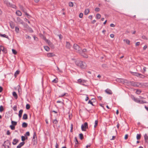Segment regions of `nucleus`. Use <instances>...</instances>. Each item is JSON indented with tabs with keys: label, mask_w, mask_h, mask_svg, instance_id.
<instances>
[{
	"label": "nucleus",
	"mask_w": 148,
	"mask_h": 148,
	"mask_svg": "<svg viewBox=\"0 0 148 148\" xmlns=\"http://www.w3.org/2000/svg\"><path fill=\"white\" fill-rule=\"evenodd\" d=\"M75 63L77 66L80 67L81 69H85L87 67L86 64L85 62L80 60L76 61Z\"/></svg>",
	"instance_id": "obj_1"
},
{
	"label": "nucleus",
	"mask_w": 148,
	"mask_h": 148,
	"mask_svg": "<svg viewBox=\"0 0 148 148\" xmlns=\"http://www.w3.org/2000/svg\"><path fill=\"white\" fill-rule=\"evenodd\" d=\"M87 52V50L86 49H84L82 50H80V53H79L82 56L84 57L87 58H88V56L86 54V53Z\"/></svg>",
	"instance_id": "obj_2"
},
{
	"label": "nucleus",
	"mask_w": 148,
	"mask_h": 148,
	"mask_svg": "<svg viewBox=\"0 0 148 148\" xmlns=\"http://www.w3.org/2000/svg\"><path fill=\"white\" fill-rule=\"evenodd\" d=\"M130 73L132 74L133 75L136 76L138 77H139L140 78H143L145 77V76L137 72H133L131 71Z\"/></svg>",
	"instance_id": "obj_3"
},
{
	"label": "nucleus",
	"mask_w": 148,
	"mask_h": 148,
	"mask_svg": "<svg viewBox=\"0 0 148 148\" xmlns=\"http://www.w3.org/2000/svg\"><path fill=\"white\" fill-rule=\"evenodd\" d=\"M74 49L75 50L76 52L79 53L80 52V47L77 44H75L73 45ZM80 53H81L80 52Z\"/></svg>",
	"instance_id": "obj_4"
},
{
	"label": "nucleus",
	"mask_w": 148,
	"mask_h": 148,
	"mask_svg": "<svg viewBox=\"0 0 148 148\" xmlns=\"http://www.w3.org/2000/svg\"><path fill=\"white\" fill-rule=\"evenodd\" d=\"M10 144V142L8 140H7L4 142L3 146L5 148H9Z\"/></svg>",
	"instance_id": "obj_5"
},
{
	"label": "nucleus",
	"mask_w": 148,
	"mask_h": 148,
	"mask_svg": "<svg viewBox=\"0 0 148 148\" xmlns=\"http://www.w3.org/2000/svg\"><path fill=\"white\" fill-rule=\"evenodd\" d=\"M88 128V123L87 122H85L84 124H82L81 126L82 130L83 131H86V129Z\"/></svg>",
	"instance_id": "obj_6"
},
{
	"label": "nucleus",
	"mask_w": 148,
	"mask_h": 148,
	"mask_svg": "<svg viewBox=\"0 0 148 148\" xmlns=\"http://www.w3.org/2000/svg\"><path fill=\"white\" fill-rule=\"evenodd\" d=\"M86 81L85 80L82 79H79L77 80V83L85 85L84 84L86 83Z\"/></svg>",
	"instance_id": "obj_7"
},
{
	"label": "nucleus",
	"mask_w": 148,
	"mask_h": 148,
	"mask_svg": "<svg viewBox=\"0 0 148 148\" xmlns=\"http://www.w3.org/2000/svg\"><path fill=\"white\" fill-rule=\"evenodd\" d=\"M46 42L48 44L49 46L52 49H54L55 47L54 45L49 40H47Z\"/></svg>",
	"instance_id": "obj_8"
},
{
	"label": "nucleus",
	"mask_w": 148,
	"mask_h": 148,
	"mask_svg": "<svg viewBox=\"0 0 148 148\" xmlns=\"http://www.w3.org/2000/svg\"><path fill=\"white\" fill-rule=\"evenodd\" d=\"M131 84L134 86H139L140 85V84L139 83L132 82H131Z\"/></svg>",
	"instance_id": "obj_9"
},
{
	"label": "nucleus",
	"mask_w": 148,
	"mask_h": 148,
	"mask_svg": "<svg viewBox=\"0 0 148 148\" xmlns=\"http://www.w3.org/2000/svg\"><path fill=\"white\" fill-rule=\"evenodd\" d=\"M0 51H2L3 52L6 53L7 52V50L6 49H5L4 47L2 46H0Z\"/></svg>",
	"instance_id": "obj_10"
},
{
	"label": "nucleus",
	"mask_w": 148,
	"mask_h": 148,
	"mask_svg": "<svg viewBox=\"0 0 148 148\" xmlns=\"http://www.w3.org/2000/svg\"><path fill=\"white\" fill-rule=\"evenodd\" d=\"M19 7L20 9L25 13L26 15L27 16L29 15L26 12L25 9L22 6L19 5Z\"/></svg>",
	"instance_id": "obj_11"
},
{
	"label": "nucleus",
	"mask_w": 148,
	"mask_h": 148,
	"mask_svg": "<svg viewBox=\"0 0 148 148\" xmlns=\"http://www.w3.org/2000/svg\"><path fill=\"white\" fill-rule=\"evenodd\" d=\"M65 46L66 48L68 49H70L71 47L70 43L68 42H66Z\"/></svg>",
	"instance_id": "obj_12"
},
{
	"label": "nucleus",
	"mask_w": 148,
	"mask_h": 148,
	"mask_svg": "<svg viewBox=\"0 0 148 148\" xmlns=\"http://www.w3.org/2000/svg\"><path fill=\"white\" fill-rule=\"evenodd\" d=\"M105 92L107 93L110 95L112 94V91L108 89H106L105 90Z\"/></svg>",
	"instance_id": "obj_13"
},
{
	"label": "nucleus",
	"mask_w": 148,
	"mask_h": 148,
	"mask_svg": "<svg viewBox=\"0 0 148 148\" xmlns=\"http://www.w3.org/2000/svg\"><path fill=\"white\" fill-rule=\"evenodd\" d=\"M25 144L24 142H22L21 143L17 146V148H21Z\"/></svg>",
	"instance_id": "obj_14"
},
{
	"label": "nucleus",
	"mask_w": 148,
	"mask_h": 148,
	"mask_svg": "<svg viewBox=\"0 0 148 148\" xmlns=\"http://www.w3.org/2000/svg\"><path fill=\"white\" fill-rule=\"evenodd\" d=\"M132 99L136 102L139 103L140 102V100L137 98H135L134 97H132Z\"/></svg>",
	"instance_id": "obj_15"
},
{
	"label": "nucleus",
	"mask_w": 148,
	"mask_h": 148,
	"mask_svg": "<svg viewBox=\"0 0 148 148\" xmlns=\"http://www.w3.org/2000/svg\"><path fill=\"white\" fill-rule=\"evenodd\" d=\"M18 142V140L14 139L13 140V141L12 142V144L13 145H16Z\"/></svg>",
	"instance_id": "obj_16"
},
{
	"label": "nucleus",
	"mask_w": 148,
	"mask_h": 148,
	"mask_svg": "<svg viewBox=\"0 0 148 148\" xmlns=\"http://www.w3.org/2000/svg\"><path fill=\"white\" fill-rule=\"evenodd\" d=\"M23 110H19V114H18V116L20 118H21V117L22 114L23 112Z\"/></svg>",
	"instance_id": "obj_17"
},
{
	"label": "nucleus",
	"mask_w": 148,
	"mask_h": 148,
	"mask_svg": "<svg viewBox=\"0 0 148 148\" xmlns=\"http://www.w3.org/2000/svg\"><path fill=\"white\" fill-rule=\"evenodd\" d=\"M55 56V54L53 53H48L47 54V56L48 57H51Z\"/></svg>",
	"instance_id": "obj_18"
},
{
	"label": "nucleus",
	"mask_w": 148,
	"mask_h": 148,
	"mask_svg": "<svg viewBox=\"0 0 148 148\" xmlns=\"http://www.w3.org/2000/svg\"><path fill=\"white\" fill-rule=\"evenodd\" d=\"M12 95L13 97L16 99H17L18 98V96L17 94L15 92H13L12 93Z\"/></svg>",
	"instance_id": "obj_19"
},
{
	"label": "nucleus",
	"mask_w": 148,
	"mask_h": 148,
	"mask_svg": "<svg viewBox=\"0 0 148 148\" xmlns=\"http://www.w3.org/2000/svg\"><path fill=\"white\" fill-rule=\"evenodd\" d=\"M16 14L18 16H20L22 15L21 12L19 10L16 11Z\"/></svg>",
	"instance_id": "obj_20"
},
{
	"label": "nucleus",
	"mask_w": 148,
	"mask_h": 148,
	"mask_svg": "<svg viewBox=\"0 0 148 148\" xmlns=\"http://www.w3.org/2000/svg\"><path fill=\"white\" fill-rule=\"evenodd\" d=\"M90 10L88 9H86L84 12V14L86 15H87L89 12Z\"/></svg>",
	"instance_id": "obj_21"
},
{
	"label": "nucleus",
	"mask_w": 148,
	"mask_h": 148,
	"mask_svg": "<svg viewBox=\"0 0 148 148\" xmlns=\"http://www.w3.org/2000/svg\"><path fill=\"white\" fill-rule=\"evenodd\" d=\"M27 126V124L25 122H23L22 124V126L23 127H26Z\"/></svg>",
	"instance_id": "obj_22"
},
{
	"label": "nucleus",
	"mask_w": 148,
	"mask_h": 148,
	"mask_svg": "<svg viewBox=\"0 0 148 148\" xmlns=\"http://www.w3.org/2000/svg\"><path fill=\"white\" fill-rule=\"evenodd\" d=\"M27 119V114H24L23 117V119Z\"/></svg>",
	"instance_id": "obj_23"
},
{
	"label": "nucleus",
	"mask_w": 148,
	"mask_h": 148,
	"mask_svg": "<svg viewBox=\"0 0 148 148\" xmlns=\"http://www.w3.org/2000/svg\"><path fill=\"white\" fill-rule=\"evenodd\" d=\"M141 92V91L140 90L137 89L136 92V93L138 95H139Z\"/></svg>",
	"instance_id": "obj_24"
},
{
	"label": "nucleus",
	"mask_w": 148,
	"mask_h": 148,
	"mask_svg": "<svg viewBox=\"0 0 148 148\" xmlns=\"http://www.w3.org/2000/svg\"><path fill=\"white\" fill-rule=\"evenodd\" d=\"M20 72V71H17L14 74V76L15 77H16L17 75H18Z\"/></svg>",
	"instance_id": "obj_25"
},
{
	"label": "nucleus",
	"mask_w": 148,
	"mask_h": 148,
	"mask_svg": "<svg viewBox=\"0 0 148 148\" xmlns=\"http://www.w3.org/2000/svg\"><path fill=\"white\" fill-rule=\"evenodd\" d=\"M11 123L12 124V125L15 126L17 125V122H16V121H12Z\"/></svg>",
	"instance_id": "obj_26"
},
{
	"label": "nucleus",
	"mask_w": 148,
	"mask_h": 148,
	"mask_svg": "<svg viewBox=\"0 0 148 148\" xmlns=\"http://www.w3.org/2000/svg\"><path fill=\"white\" fill-rule=\"evenodd\" d=\"M21 137V140L23 141H25L26 139H27V137H26L25 138L24 136H22Z\"/></svg>",
	"instance_id": "obj_27"
},
{
	"label": "nucleus",
	"mask_w": 148,
	"mask_h": 148,
	"mask_svg": "<svg viewBox=\"0 0 148 148\" xmlns=\"http://www.w3.org/2000/svg\"><path fill=\"white\" fill-rule=\"evenodd\" d=\"M123 41L126 42L128 45H130V41L129 40L127 39H124L123 40Z\"/></svg>",
	"instance_id": "obj_28"
},
{
	"label": "nucleus",
	"mask_w": 148,
	"mask_h": 148,
	"mask_svg": "<svg viewBox=\"0 0 148 148\" xmlns=\"http://www.w3.org/2000/svg\"><path fill=\"white\" fill-rule=\"evenodd\" d=\"M0 36L1 37L6 38H8V36L5 34H0Z\"/></svg>",
	"instance_id": "obj_29"
},
{
	"label": "nucleus",
	"mask_w": 148,
	"mask_h": 148,
	"mask_svg": "<svg viewBox=\"0 0 148 148\" xmlns=\"http://www.w3.org/2000/svg\"><path fill=\"white\" fill-rule=\"evenodd\" d=\"M44 48L47 51H49L50 50L48 46H44Z\"/></svg>",
	"instance_id": "obj_30"
},
{
	"label": "nucleus",
	"mask_w": 148,
	"mask_h": 148,
	"mask_svg": "<svg viewBox=\"0 0 148 148\" xmlns=\"http://www.w3.org/2000/svg\"><path fill=\"white\" fill-rule=\"evenodd\" d=\"M141 137V135L140 134H137L136 136V138L137 140H139Z\"/></svg>",
	"instance_id": "obj_31"
},
{
	"label": "nucleus",
	"mask_w": 148,
	"mask_h": 148,
	"mask_svg": "<svg viewBox=\"0 0 148 148\" xmlns=\"http://www.w3.org/2000/svg\"><path fill=\"white\" fill-rule=\"evenodd\" d=\"M101 17V15L99 14H97L96 15V18L97 19H99Z\"/></svg>",
	"instance_id": "obj_32"
},
{
	"label": "nucleus",
	"mask_w": 148,
	"mask_h": 148,
	"mask_svg": "<svg viewBox=\"0 0 148 148\" xmlns=\"http://www.w3.org/2000/svg\"><path fill=\"white\" fill-rule=\"evenodd\" d=\"M79 137L81 140H82L83 138V135L82 134H79Z\"/></svg>",
	"instance_id": "obj_33"
},
{
	"label": "nucleus",
	"mask_w": 148,
	"mask_h": 148,
	"mask_svg": "<svg viewBox=\"0 0 148 148\" xmlns=\"http://www.w3.org/2000/svg\"><path fill=\"white\" fill-rule=\"evenodd\" d=\"M10 127L12 130H14L15 129V126L12 125H10Z\"/></svg>",
	"instance_id": "obj_34"
},
{
	"label": "nucleus",
	"mask_w": 148,
	"mask_h": 148,
	"mask_svg": "<svg viewBox=\"0 0 148 148\" xmlns=\"http://www.w3.org/2000/svg\"><path fill=\"white\" fill-rule=\"evenodd\" d=\"M147 102L143 100H140V102L139 103H147Z\"/></svg>",
	"instance_id": "obj_35"
},
{
	"label": "nucleus",
	"mask_w": 148,
	"mask_h": 148,
	"mask_svg": "<svg viewBox=\"0 0 148 148\" xmlns=\"http://www.w3.org/2000/svg\"><path fill=\"white\" fill-rule=\"evenodd\" d=\"M142 38H143V39H145V40H148V38H147V37L146 36H145V35L142 36Z\"/></svg>",
	"instance_id": "obj_36"
},
{
	"label": "nucleus",
	"mask_w": 148,
	"mask_h": 148,
	"mask_svg": "<svg viewBox=\"0 0 148 148\" xmlns=\"http://www.w3.org/2000/svg\"><path fill=\"white\" fill-rule=\"evenodd\" d=\"M3 108L2 106H0V112H1L3 110Z\"/></svg>",
	"instance_id": "obj_37"
},
{
	"label": "nucleus",
	"mask_w": 148,
	"mask_h": 148,
	"mask_svg": "<svg viewBox=\"0 0 148 148\" xmlns=\"http://www.w3.org/2000/svg\"><path fill=\"white\" fill-rule=\"evenodd\" d=\"M98 121L96 120L95 121V125H94V127L95 128L97 126V124H98Z\"/></svg>",
	"instance_id": "obj_38"
},
{
	"label": "nucleus",
	"mask_w": 148,
	"mask_h": 148,
	"mask_svg": "<svg viewBox=\"0 0 148 148\" xmlns=\"http://www.w3.org/2000/svg\"><path fill=\"white\" fill-rule=\"evenodd\" d=\"M52 82H53L54 83H56L58 82V79L56 78L54 79L52 81Z\"/></svg>",
	"instance_id": "obj_39"
},
{
	"label": "nucleus",
	"mask_w": 148,
	"mask_h": 148,
	"mask_svg": "<svg viewBox=\"0 0 148 148\" xmlns=\"http://www.w3.org/2000/svg\"><path fill=\"white\" fill-rule=\"evenodd\" d=\"M26 109L27 110L29 109L30 108V105L29 104H27L26 105Z\"/></svg>",
	"instance_id": "obj_40"
},
{
	"label": "nucleus",
	"mask_w": 148,
	"mask_h": 148,
	"mask_svg": "<svg viewBox=\"0 0 148 148\" xmlns=\"http://www.w3.org/2000/svg\"><path fill=\"white\" fill-rule=\"evenodd\" d=\"M12 52L15 55L17 54V52L15 50L13 49H12Z\"/></svg>",
	"instance_id": "obj_41"
},
{
	"label": "nucleus",
	"mask_w": 148,
	"mask_h": 148,
	"mask_svg": "<svg viewBox=\"0 0 148 148\" xmlns=\"http://www.w3.org/2000/svg\"><path fill=\"white\" fill-rule=\"evenodd\" d=\"M42 37L46 42L47 41L46 40H48L46 38V37L43 35H42Z\"/></svg>",
	"instance_id": "obj_42"
},
{
	"label": "nucleus",
	"mask_w": 148,
	"mask_h": 148,
	"mask_svg": "<svg viewBox=\"0 0 148 148\" xmlns=\"http://www.w3.org/2000/svg\"><path fill=\"white\" fill-rule=\"evenodd\" d=\"M69 5L70 7H73V3L71 2H69Z\"/></svg>",
	"instance_id": "obj_43"
},
{
	"label": "nucleus",
	"mask_w": 148,
	"mask_h": 148,
	"mask_svg": "<svg viewBox=\"0 0 148 148\" xmlns=\"http://www.w3.org/2000/svg\"><path fill=\"white\" fill-rule=\"evenodd\" d=\"M30 135V133L29 132H27L25 134V136H29Z\"/></svg>",
	"instance_id": "obj_44"
},
{
	"label": "nucleus",
	"mask_w": 148,
	"mask_h": 148,
	"mask_svg": "<svg viewBox=\"0 0 148 148\" xmlns=\"http://www.w3.org/2000/svg\"><path fill=\"white\" fill-rule=\"evenodd\" d=\"M53 123L54 124H56L58 123V121L56 120V119H55V120H54L53 121Z\"/></svg>",
	"instance_id": "obj_45"
},
{
	"label": "nucleus",
	"mask_w": 148,
	"mask_h": 148,
	"mask_svg": "<svg viewBox=\"0 0 148 148\" xmlns=\"http://www.w3.org/2000/svg\"><path fill=\"white\" fill-rule=\"evenodd\" d=\"M123 79H116V81H117V82H122V80Z\"/></svg>",
	"instance_id": "obj_46"
},
{
	"label": "nucleus",
	"mask_w": 148,
	"mask_h": 148,
	"mask_svg": "<svg viewBox=\"0 0 148 148\" xmlns=\"http://www.w3.org/2000/svg\"><path fill=\"white\" fill-rule=\"evenodd\" d=\"M19 31V29L18 27H15V31L17 33H18Z\"/></svg>",
	"instance_id": "obj_47"
},
{
	"label": "nucleus",
	"mask_w": 148,
	"mask_h": 148,
	"mask_svg": "<svg viewBox=\"0 0 148 148\" xmlns=\"http://www.w3.org/2000/svg\"><path fill=\"white\" fill-rule=\"evenodd\" d=\"M102 67H103L104 68H107V65L105 64H102Z\"/></svg>",
	"instance_id": "obj_48"
},
{
	"label": "nucleus",
	"mask_w": 148,
	"mask_h": 148,
	"mask_svg": "<svg viewBox=\"0 0 148 148\" xmlns=\"http://www.w3.org/2000/svg\"><path fill=\"white\" fill-rule=\"evenodd\" d=\"M17 107L16 106H14L13 108V109L14 111H16L17 110Z\"/></svg>",
	"instance_id": "obj_49"
},
{
	"label": "nucleus",
	"mask_w": 148,
	"mask_h": 148,
	"mask_svg": "<svg viewBox=\"0 0 148 148\" xmlns=\"http://www.w3.org/2000/svg\"><path fill=\"white\" fill-rule=\"evenodd\" d=\"M83 16V14L82 13H80V14H79V17L80 18H82Z\"/></svg>",
	"instance_id": "obj_50"
},
{
	"label": "nucleus",
	"mask_w": 148,
	"mask_h": 148,
	"mask_svg": "<svg viewBox=\"0 0 148 148\" xmlns=\"http://www.w3.org/2000/svg\"><path fill=\"white\" fill-rule=\"evenodd\" d=\"M10 26L11 27L12 29H13L14 28V25L13 23H10Z\"/></svg>",
	"instance_id": "obj_51"
},
{
	"label": "nucleus",
	"mask_w": 148,
	"mask_h": 148,
	"mask_svg": "<svg viewBox=\"0 0 148 148\" xmlns=\"http://www.w3.org/2000/svg\"><path fill=\"white\" fill-rule=\"evenodd\" d=\"M26 38L28 39L29 40H30L31 39V37L30 36H28V35H26Z\"/></svg>",
	"instance_id": "obj_52"
},
{
	"label": "nucleus",
	"mask_w": 148,
	"mask_h": 148,
	"mask_svg": "<svg viewBox=\"0 0 148 148\" xmlns=\"http://www.w3.org/2000/svg\"><path fill=\"white\" fill-rule=\"evenodd\" d=\"M36 134L35 132H34V135L33 137V139H34L35 136H36Z\"/></svg>",
	"instance_id": "obj_53"
},
{
	"label": "nucleus",
	"mask_w": 148,
	"mask_h": 148,
	"mask_svg": "<svg viewBox=\"0 0 148 148\" xmlns=\"http://www.w3.org/2000/svg\"><path fill=\"white\" fill-rule=\"evenodd\" d=\"M67 94L66 93H65L64 94L62 95L59 96V97H63L65 95H66Z\"/></svg>",
	"instance_id": "obj_54"
},
{
	"label": "nucleus",
	"mask_w": 148,
	"mask_h": 148,
	"mask_svg": "<svg viewBox=\"0 0 148 148\" xmlns=\"http://www.w3.org/2000/svg\"><path fill=\"white\" fill-rule=\"evenodd\" d=\"M95 11L97 12H98L100 10V9L99 8H97L95 9Z\"/></svg>",
	"instance_id": "obj_55"
},
{
	"label": "nucleus",
	"mask_w": 148,
	"mask_h": 148,
	"mask_svg": "<svg viewBox=\"0 0 148 148\" xmlns=\"http://www.w3.org/2000/svg\"><path fill=\"white\" fill-rule=\"evenodd\" d=\"M86 97L85 98V100L86 101H87L88 100L89 98L87 95H86Z\"/></svg>",
	"instance_id": "obj_56"
},
{
	"label": "nucleus",
	"mask_w": 148,
	"mask_h": 148,
	"mask_svg": "<svg viewBox=\"0 0 148 148\" xmlns=\"http://www.w3.org/2000/svg\"><path fill=\"white\" fill-rule=\"evenodd\" d=\"M147 45H145L143 47V49L144 50H145L147 48Z\"/></svg>",
	"instance_id": "obj_57"
},
{
	"label": "nucleus",
	"mask_w": 148,
	"mask_h": 148,
	"mask_svg": "<svg viewBox=\"0 0 148 148\" xmlns=\"http://www.w3.org/2000/svg\"><path fill=\"white\" fill-rule=\"evenodd\" d=\"M88 103L91 104L92 106H94V105L92 103V102L90 101V100L89 101Z\"/></svg>",
	"instance_id": "obj_58"
},
{
	"label": "nucleus",
	"mask_w": 148,
	"mask_h": 148,
	"mask_svg": "<svg viewBox=\"0 0 148 148\" xmlns=\"http://www.w3.org/2000/svg\"><path fill=\"white\" fill-rule=\"evenodd\" d=\"M140 42H137L136 43V46H138L140 45Z\"/></svg>",
	"instance_id": "obj_59"
},
{
	"label": "nucleus",
	"mask_w": 148,
	"mask_h": 148,
	"mask_svg": "<svg viewBox=\"0 0 148 148\" xmlns=\"http://www.w3.org/2000/svg\"><path fill=\"white\" fill-rule=\"evenodd\" d=\"M128 137V135L127 134H126L125 135V140H126Z\"/></svg>",
	"instance_id": "obj_60"
},
{
	"label": "nucleus",
	"mask_w": 148,
	"mask_h": 148,
	"mask_svg": "<svg viewBox=\"0 0 148 148\" xmlns=\"http://www.w3.org/2000/svg\"><path fill=\"white\" fill-rule=\"evenodd\" d=\"M75 144H77L78 143V142L76 138L75 137Z\"/></svg>",
	"instance_id": "obj_61"
},
{
	"label": "nucleus",
	"mask_w": 148,
	"mask_h": 148,
	"mask_svg": "<svg viewBox=\"0 0 148 148\" xmlns=\"http://www.w3.org/2000/svg\"><path fill=\"white\" fill-rule=\"evenodd\" d=\"M110 37L111 38H113L114 37V35L113 34H111L110 35Z\"/></svg>",
	"instance_id": "obj_62"
},
{
	"label": "nucleus",
	"mask_w": 148,
	"mask_h": 148,
	"mask_svg": "<svg viewBox=\"0 0 148 148\" xmlns=\"http://www.w3.org/2000/svg\"><path fill=\"white\" fill-rule=\"evenodd\" d=\"M110 26L111 27H114L115 26L112 23V24H110Z\"/></svg>",
	"instance_id": "obj_63"
},
{
	"label": "nucleus",
	"mask_w": 148,
	"mask_h": 148,
	"mask_svg": "<svg viewBox=\"0 0 148 148\" xmlns=\"http://www.w3.org/2000/svg\"><path fill=\"white\" fill-rule=\"evenodd\" d=\"M7 134L8 135H10V132L9 130H8L7 132Z\"/></svg>",
	"instance_id": "obj_64"
}]
</instances>
